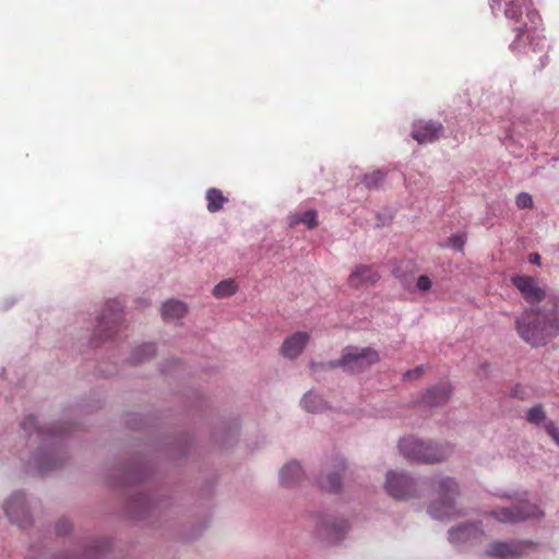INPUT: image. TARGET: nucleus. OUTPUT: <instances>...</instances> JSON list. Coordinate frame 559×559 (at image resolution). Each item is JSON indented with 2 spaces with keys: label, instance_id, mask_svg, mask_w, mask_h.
Segmentation results:
<instances>
[{
  "label": "nucleus",
  "instance_id": "a878e982",
  "mask_svg": "<svg viewBox=\"0 0 559 559\" xmlns=\"http://www.w3.org/2000/svg\"><path fill=\"white\" fill-rule=\"evenodd\" d=\"M531 424L539 425L545 419V412L542 405H536L528 409L526 415Z\"/></svg>",
  "mask_w": 559,
  "mask_h": 559
},
{
  "label": "nucleus",
  "instance_id": "7ed1b4c3",
  "mask_svg": "<svg viewBox=\"0 0 559 559\" xmlns=\"http://www.w3.org/2000/svg\"><path fill=\"white\" fill-rule=\"evenodd\" d=\"M400 452L408 461L418 463H437L449 457L451 449L443 445H435L424 442L415 437L401 439L399 443Z\"/></svg>",
  "mask_w": 559,
  "mask_h": 559
},
{
  "label": "nucleus",
  "instance_id": "a211bd4d",
  "mask_svg": "<svg viewBox=\"0 0 559 559\" xmlns=\"http://www.w3.org/2000/svg\"><path fill=\"white\" fill-rule=\"evenodd\" d=\"M493 3L500 5L504 4V15L515 22L522 16L523 7L526 5L527 0H492Z\"/></svg>",
  "mask_w": 559,
  "mask_h": 559
},
{
  "label": "nucleus",
  "instance_id": "b1692460",
  "mask_svg": "<svg viewBox=\"0 0 559 559\" xmlns=\"http://www.w3.org/2000/svg\"><path fill=\"white\" fill-rule=\"evenodd\" d=\"M155 355V347L153 344H144L135 349L133 353L131 360L133 364L143 362L145 359L153 357Z\"/></svg>",
  "mask_w": 559,
  "mask_h": 559
},
{
  "label": "nucleus",
  "instance_id": "20e7f679",
  "mask_svg": "<svg viewBox=\"0 0 559 559\" xmlns=\"http://www.w3.org/2000/svg\"><path fill=\"white\" fill-rule=\"evenodd\" d=\"M438 496L429 506V513L436 519H448L455 515L454 500L459 495L456 481L450 477H443L435 483Z\"/></svg>",
  "mask_w": 559,
  "mask_h": 559
},
{
  "label": "nucleus",
  "instance_id": "f03ea898",
  "mask_svg": "<svg viewBox=\"0 0 559 559\" xmlns=\"http://www.w3.org/2000/svg\"><path fill=\"white\" fill-rule=\"evenodd\" d=\"M380 361V354L372 347H357L347 346L343 350L340 359L329 361L326 364L312 362L311 367L314 369L320 366L322 368H337L341 367L347 372L359 373Z\"/></svg>",
  "mask_w": 559,
  "mask_h": 559
},
{
  "label": "nucleus",
  "instance_id": "4be33fe9",
  "mask_svg": "<svg viewBox=\"0 0 559 559\" xmlns=\"http://www.w3.org/2000/svg\"><path fill=\"white\" fill-rule=\"evenodd\" d=\"M237 289L238 286L234 280H225L214 287L213 295L216 298H226L233 296Z\"/></svg>",
  "mask_w": 559,
  "mask_h": 559
},
{
  "label": "nucleus",
  "instance_id": "423d86ee",
  "mask_svg": "<svg viewBox=\"0 0 559 559\" xmlns=\"http://www.w3.org/2000/svg\"><path fill=\"white\" fill-rule=\"evenodd\" d=\"M385 488L394 499L407 500L416 496L414 480L404 474L389 472Z\"/></svg>",
  "mask_w": 559,
  "mask_h": 559
},
{
  "label": "nucleus",
  "instance_id": "6e6552de",
  "mask_svg": "<svg viewBox=\"0 0 559 559\" xmlns=\"http://www.w3.org/2000/svg\"><path fill=\"white\" fill-rule=\"evenodd\" d=\"M511 282L524 300L531 305L540 302L546 296V289L538 284L535 277L515 275L511 277Z\"/></svg>",
  "mask_w": 559,
  "mask_h": 559
},
{
  "label": "nucleus",
  "instance_id": "5701e85b",
  "mask_svg": "<svg viewBox=\"0 0 559 559\" xmlns=\"http://www.w3.org/2000/svg\"><path fill=\"white\" fill-rule=\"evenodd\" d=\"M320 487L330 492H336L341 488V476L332 473L320 479Z\"/></svg>",
  "mask_w": 559,
  "mask_h": 559
},
{
  "label": "nucleus",
  "instance_id": "aec40b11",
  "mask_svg": "<svg viewBox=\"0 0 559 559\" xmlns=\"http://www.w3.org/2000/svg\"><path fill=\"white\" fill-rule=\"evenodd\" d=\"M187 312V307L178 300H169L163 305L162 316L165 320L182 318Z\"/></svg>",
  "mask_w": 559,
  "mask_h": 559
},
{
  "label": "nucleus",
  "instance_id": "412c9836",
  "mask_svg": "<svg viewBox=\"0 0 559 559\" xmlns=\"http://www.w3.org/2000/svg\"><path fill=\"white\" fill-rule=\"evenodd\" d=\"M302 406L309 413L322 412L325 408L324 401L318 394L308 392L301 401Z\"/></svg>",
  "mask_w": 559,
  "mask_h": 559
},
{
  "label": "nucleus",
  "instance_id": "39448f33",
  "mask_svg": "<svg viewBox=\"0 0 559 559\" xmlns=\"http://www.w3.org/2000/svg\"><path fill=\"white\" fill-rule=\"evenodd\" d=\"M490 515L498 522L515 524L527 519L542 518L544 512L535 504L521 502L513 508L497 507L490 512Z\"/></svg>",
  "mask_w": 559,
  "mask_h": 559
},
{
  "label": "nucleus",
  "instance_id": "e433bc0d",
  "mask_svg": "<svg viewBox=\"0 0 559 559\" xmlns=\"http://www.w3.org/2000/svg\"><path fill=\"white\" fill-rule=\"evenodd\" d=\"M556 443L559 445V440Z\"/></svg>",
  "mask_w": 559,
  "mask_h": 559
},
{
  "label": "nucleus",
  "instance_id": "4468645a",
  "mask_svg": "<svg viewBox=\"0 0 559 559\" xmlns=\"http://www.w3.org/2000/svg\"><path fill=\"white\" fill-rule=\"evenodd\" d=\"M452 389L448 383H441L428 389L421 397L420 404L426 407L440 406L445 404L451 395Z\"/></svg>",
  "mask_w": 559,
  "mask_h": 559
},
{
  "label": "nucleus",
  "instance_id": "0eeeda50",
  "mask_svg": "<svg viewBox=\"0 0 559 559\" xmlns=\"http://www.w3.org/2000/svg\"><path fill=\"white\" fill-rule=\"evenodd\" d=\"M535 544L528 540H513L511 543L496 542L487 549V555L500 559L516 558L526 555Z\"/></svg>",
  "mask_w": 559,
  "mask_h": 559
},
{
  "label": "nucleus",
  "instance_id": "6ab92c4d",
  "mask_svg": "<svg viewBox=\"0 0 559 559\" xmlns=\"http://www.w3.org/2000/svg\"><path fill=\"white\" fill-rule=\"evenodd\" d=\"M477 534L478 528L474 524H467L456 528H452L449 532L450 540L452 543L468 542L472 537H476Z\"/></svg>",
  "mask_w": 559,
  "mask_h": 559
},
{
  "label": "nucleus",
  "instance_id": "9b49d317",
  "mask_svg": "<svg viewBox=\"0 0 559 559\" xmlns=\"http://www.w3.org/2000/svg\"><path fill=\"white\" fill-rule=\"evenodd\" d=\"M443 132V126L437 121L419 120L414 123L412 136L419 144L431 143L438 140Z\"/></svg>",
  "mask_w": 559,
  "mask_h": 559
},
{
  "label": "nucleus",
  "instance_id": "473e14b6",
  "mask_svg": "<svg viewBox=\"0 0 559 559\" xmlns=\"http://www.w3.org/2000/svg\"><path fill=\"white\" fill-rule=\"evenodd\" d=\"M423 372H424V367L419 366V367H416L413 370L406 371L405 374H404V378L407 379V380H414V379L419 378L423 374Z\"/></svg>",
  "mask_w": 559,
  "mask_h": 559
},
{
  "label": "nucleus",
  "instance_id": "f257e3e1",
  "mask_svg": "<svg viewBox=\"0 0 559 559\" xmlns=\"http://www.w3.org/2000/svg\"><path fill=\"white\" fill-rule=\"evenodd\" d=\"M519 335L532 346H542L559 333V317L555 312L526 311L516 320Z\"/></svg>",
  "mask_w": 559,
  "mask_h": 559
},
{
  "label": "nucleus",
  "instance_id": "7c9ffc66",
  "mask_svg": "<svg viewBox=\"0 0 559 559\" xmlns=\"http://www.w3.org/2000/svg\"><path fill=\"white\" fill-rule=\"evenodd\" d=\"M419 290L427 292L431 288V281L427 275H420L417 280Z\"/></svg>",
  "mask_w": 559,
  "mask_h": 559
},
{
  "label": "nucleus",
  "instance_id": "9d476101",
  "mask_svg": "<svg viewBox=\"0 0 559 559\" xmlns=\"http://www.w3.org/2000/svg\"><path fill=\"white\" fill-rule=\"evenodd\" d=\"M4 511L10 521L20 527L31 525V516L25 506L24 495L14 492L5 502Z\"/></svg>",
  "mask_w": 559,
  "mask_h": 559
},
{
  "label": "nucleus",
  "instance_id": "1a4fd4ad",
  "mask_svg": "<svg viewBox=\"0 0 559 559\" xmlns=\"http://www.w3.org/2000/svg\"><path fill=\"white\" fill-rule=\"evenodd\" d=\"M122 304L118 299L109 300L106 304L104 312L98 321V331L104 333L107 338L114 336L116 329L121 322Z\"/></svg>",
  "mask_w": 559,
  "mask_h": 559
},
{
  "label": "nucleus",
  "instance_id": "dca6fc26",
  "mask_svg": "<svg viewBox=\"0 0 559 559\" xmlns=\"http://www.w3.org/2000/svg\"><path fill=\"white\" fill-rule=\"evenodd\" d=\"M206 209L210 213H216L224 209L229 199L217 188H210L205 193Z\"/></svg>",
  "mask_w": 559,
  "mask_h": 559
},
{
  "label": "nucleus",
  "instance_id": "2f4dec72",
  "mask_svg": "<svg viewBox=\"0 0 559 559\" xmlns=\"http://www.w3.org/2000/svg\"><path fill=\"white\" fill-rule=\"evenodd\" d=\"M22 428L28 432H31L32 430H36L37 429L36 418L34 416H28L27 418H25L24 421L22 423Z\"/></svg>",
  "mask_w": 559,
  "mask_h": 559
},
{
  "label": "nucleus",
  "instance_id": "c85d7f7f",
  "mask_svg": "<svg viewBox=\"0 0 559 559\" xmlns=\"http://www.w3.org/2000/svg\"><path fill=\"white\" fill-rule=\"evenodd\" d=\"M449 245L457 251H463L464 245H465V236L464 235H452L449 238Z\"/></svg>",
  "mask_w": 559,
  "mask_h": 559
},
{
  "label": "nucleus",
  "instance_id": "2eb2a0df",
  "mask_svg": "<svg viewBox=\"0 0 559 559\" xmlns=\"http://www.w3.org/2000/svg\"><path fill=\"white\" fill-rule=\"evenodd\" d=\"M290 227L298 224H304L309 229H313L319 225L318 213L316 210H308L306 212L295 211L292 212L287 217Z\"/></svg>",
  "mask_w": 559,
  "mask_h": 559
},
{
  "label": "nucleus",
  "instance_id": "f704fd0d",
  "mask_svg": "<svg viewBox=\"0 0 559 559\" xmlns=\"http://www.w3.org/2000/svg\"><path fill=\"white\" fill-rule=\"evenodd\" d=\"M527 19L531 21L532 24L536 26L537 22L540 21V16L536 11H528L526 13Z\"/></svg>",
  "mask_w": 559,
  "mask_h": 559
},
{
  "label": "nucleus",
  "instance_id": "393cba45",
  "mask_svg": "<svg viewBox=\"0 0 559 559\" xmlns=\"http://www.w3.org/2000/svg\"><path fill=\"white\" fill-rule=\"evenodd\" d=\"M385 175L380 170H374L370 174L365 175L364 177V185L369 188H379L384 182Z\"/></svg>",
  "mask_w": 559,
  "mask_h": 559
},
{
  "label": "nucleus",
  "instance_id": "f8f14e48",
  "mask_svg": "<svg viewBox=\"0 0 559 559\" xmlns=\"http://www.w3.org/2000/svg\"><path fill=\"white\" fill-rule=\"evenodd\" d=\"M309 341V333L301 331L295 332L284 340L280 349L282 356L288 359L297 358L304 352Z\"/></svg>",
  "mask_w": 559,
  "mask_h": 559
},
{
  "label": "nucleus",
  "instance_id": "bb28decb",
  "mask_svg": "<svg viewBox=\"0 0 559 559\" xmlns=\"http://www.w3.org/2000/svg\"><path fill=\"white\" fill-rule=\"evenodd\" d=\"M518 32L516 38L510 44V49L513 51H520L522 43L524 41V35L526 33V25L516 26L514 28Z\"/></svg>",
  "mask_w": 559,
  "mask_h": 559
},
{
  "label": "nucleus",
  "instance_id": "f3484780",
  "mask_svg": "<svg viewBox=\"0 0 559 559\" xmlns=\"http://www.w3.org/2000/svg\"><path fill=\"white\" fill-rule=\"evenodd\" d=\"M304 473L301 466L293 461L286 464L281 471V481L284 486H293L299 481Z\"/></svg>",
  "mask_w": 559,
  "mask_h": 559
},
{
  "label": "nucleus",
  "instance_id": "cd10ccee",
  "mask_svg": "<svg viewBox=\"0 0 559 559\" xmlns=\"http://www.w3.org/2000/svg\"><path fill=\"white\" fill-rule=\"evenodd\" d=\"M515 203H516V206L521 210L531 209L533 206V200L528 193H520L516 197Z\"/></svg>",
  "mask_w": 559,
  "mask_h": 559
},
{
  "label": "nucleus",
  "instance_id": "c756f323",
  "mask_svg": "<svg viewBox=\"0 0 559 559\" xmlns=\"http://www.w3.org/2000/svg\"><path fill=\"white\" fill-rule=\"evenodd\" d=\"M71 531V524L67 520H60L56 524V532L58 535H67Z\"/></svg>",
  "mask_w": 559,
  "mask_h": 559
},
{
  "label": "nucleus",
  "instance_id": "72a5a7b5",
  "mask_svg": "<svg viewBox=\"0 0 559 559\" xmlns=\"http://www.w3.org/2000/svg\"><path fill=\"white\" fill-rule=\"evenodd\" d=\"M546 430H547L548 435L555 440V442L559 441V430L555 426V424L549 423L546 426Z\"/></svg>",
  "mask_w": 559,
  "mask_h": 559
},
{
  "label": "nucleus",
  "instance_id": "ddd939ff",
  "mask_svg": "<svg viewBox=\"0 0 559 559\" xmlns=\"http://www.w3.org/2000/svg\"><path fill=\"white\" fill-rule=\"evenodd\" d=\"M380 280L379 272L370 265H357L348 276V285L353 288L374 285Z\"/></svg>",
  "mask_w": 559,
  "mask_h": 559
},
{
  "label": "nucleus",
  "instance_id": "c9c22d12",
  "mask_svg": "<svg viewBox=\"0 0 559 559\" xmlns=\"http://www.w3.org/2000/svg\"><path fill=\"white\" fill-rule=\"evenodd\" d=\"M528 261H530L531 263H533V264H539V262H540V257H539V254H538V253H532V254H530V257H528Z\"/></svg>",
  "mask_w": 559,
  "mask_h": 559
}]
</instances>
